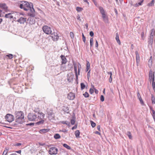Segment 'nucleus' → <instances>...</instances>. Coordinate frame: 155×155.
Returning a JSON list of instances; mask_svg holds the SVG:
<instances>
[{
    "instance_id": "a19ab883",
    "label": "nucleus",
    "mask_w": 155,
    "mask_h": 155,
    "mask_svg": "<svg viewBox=\"0 0 155 155\" xmlns=\"http://www.w3.org/2000/svg\"><path fill=\"white\" fill-rule=\"evenodd\" d=\"M40 117L41 118H43L44 117L45 114L42 113H40Z\"/></svg>"
},
{
    "instance_id": "c9c22d12",
    "label": "nucleus",
    "mask_w": 155,
    "mask_h": 155,
    "mask_svg": "<svg viewBox=\"0 0 155 155\" xmlns=\"http://www.w3.org/2000/svg\"><path fill=\"white\" fill-rule=\"evenodd\" d=\"M91 123L92 127H94L96 125V124L92 121H91Z\"/></svg>"
},
{
    "instance_id": "09e8293b",
    "label": "nucleus",
    "mask_w": 155,
    "mask_h": 155,
    "mask_svg": "<svg viewBox=\"0 0 155 155\" xmlns=\"http://www.w3.org/2000/svg\"><path fill=\"white\" fill-rule=\"evenodd\" d=\"M112 81V76H110L109 79V81L110 83H111Z\"/></svg>"
},
{
    "instance_id": "cd10ccee",
    "label": "nucleus",
    "mask_w": 155,
    "mask_h": 155,
    "mask_svg": "<svg viewBox=\"0 0 155 155\" xmlns=\"http://www.w3.org/2000/svg\"><path fill=\"white\" fill-rule=\"evenodd\" d=\"M154 4V0H152L151 2L149 3H148L147 5L148 6H153Z\"/></svg>"
},
{
    "instance_id": "412c9836",
    "label": "nucleus",
    "mask_w": 155,
    "mask_h": 155,
    "mask_svg": "<svg viewBox=\"0 0 155 155\" xmlns=\"http://www.w3.org/2000/svg\"><path fill=\"white\" fill-rule=\"evenodd\" d=\"M74 70L75 71V75L76 77L77 78H78V72L77 70V68L76 64L75 63H74Z\"/></svg>"
},
{
    "instance_id": "f704fd0d",
    "label": "nucleus",
    "mask_w": 155,
    "mask_h": 155,
    "mask_svg": "<svg viewBox=\"0 0 155 155\" xmlns=\"http://www.w3.org/2000/svg\"><path fill=\"white\" fill-rule=\"evenodd\" d=\"M152 87L153 88L154 92H155V82L153 81L152 84Z\"/></svg>"
},
{
    "instance_id": "ddd939ff",
    "label": "nucleus",
    "mask_w": 155,
    "mask_h": 155,
    "mask_svg": "<svg viewBox=\"0 0 155 155\" xmlns=\"http://www.w3.org/2000/svg\"><path fill=\"white\" fill-rule=\"evenodd\" d=\"M67 97L69 100H73L75 98V94L73 93L70 92L68 94Z\"/></svg>"
},
{
    "instance_id": "39448f33",
    "label": "nucleus",
    "mask_w": 155,
    "mask_h": 155,
    "mask_svg": "<svg viewBox=\"0 0 155 155\" xmlns=\"http://www.w3.org/2000/svg\"><path fill=\"white\" fill-rule=\"evenodd\" d=\"M33 7V6L32 4L30 6V8L29 9V10H30V12H28V15L30 16L34 17L35 15V11Z\"/></svg>"
},
{
    "instance_id": "a878e982",
    "label": "nucleus",
    "mask_w": 155,
    "mask_h": 155,
    "mask_svg": "<svg viewBox=\"0 0 155 155\" xmlns=\"http://www.w3.org/2000/svg\"><path fill=\"white\" fill-rule=\"evenodd\" d=\"M9 150V148L8 149L6 148L3 153L2 155H6Z\"/></svg>"
},
{
    "instance_id": "0eeeda50",
    "label": "nucleus",
    "mask_w": 155,
    "mask_h": 155,
    "mask_svg": "<svg viewBox=\"0 0 155 155\" xmlns=\"http://www.w3.org/2000/svg\"><path fill=\"white\" fill-rule=\"evenodd\" d=\"M99 9L100 12L101 13L102 15V17L104 21H105L106 20H107V17L105 12V11L104 9L102 7L100 6L99 8Z\"/></svg>"
},
{
    "instance_id": "052dcab7",
    "label": "nucleus",
    "mask_w": 155,
    "mask_h": 155,
    "mask_svg": "<svg viewBox=\"0 0 155 155\" xmlns=\"http://www.w3.org/2000/svg\"><path fill=\"white\" fill-rule=\"evenodd\" d=\"M93 1L94 2V4L95 5L97 6V2H96V1L95 0H94Z\"/></svg>"
},
{
    "instance_id": "c756f323",
    "label": "nucleus",
    "mask_w": 155,
    "mask_h": 155,
    "mask_svg": "<svg viewBox=\"0 0 155 155\" xmlns=\"http://www.w3.org/2000/svg\"><path fill=\"white\" fill-rule=\"evenodd\" d=\"M143 2V0H141L140 2H138V3H137L135 5L136 7H137L139 5H141Z\"/></svg>"
},
{
    "instance_id": "603ef678",
    "label": "nucleus",
    "mask_w": 155,
    "mask_h": 155,
    "mask_svg": "<svg viewBox=\"0 0 155 155\" xmlns=\"http://www.w3.org/2000/svg\"><path fill=\"white\" fill-rule=\"evenodd\" d=\"M95 46L96 47H97L98 46V42L97 40H96V43L95 44Z\"/></svg>"
},
{
    "instance_id": "774afa93",
    "label": "nucleus",
    "mask_w": 155,
    "mask_h": 155,
    "mask_svg": "<svg viewBox=\"0 0 155 155\" xmlns=\"http://www.w3.org/2000/svg\"><path fill=\"white\" fill-rule=\"evenodd\" d=\"M90 67H87V68H86V69H87V71H88L90 69Z\"/></svg>"
},
{
    "instance_id": "f257e3e1",
    "label": "nucleus",
    "mask_w": 155,
    "mask_h": 155,
    "mask_svg": "<svg viewBox=\"0 0 155 155\" xmlns=\"http://www.w3.org/2000/svg\"><path fill=\"white\" fill-rule=\"evenodd\" d=\"M15 115L16 118L15 121L19 124L22 123L24 117V113L21 111H16Z\"/></svg>"
},
{
    "instance_id": "ea45409f",
    "label": "nucleus",
    "mask_w": 155,
    "mask_h": 155,
    "mask_svg": "<svg viewBox=\"0 0 155 155\" xmlns=\"http://www.w3.org/2000/svg\"><path fill=\"white\" fill-rule=\"evenodd\" d=\"M93 39H90V45L91 47L93 46Z\"/></svg>"
},
{
    "instance_id": "72a5a7b5",
    "label": "nucleus",
    "mask_w": 155,
    "mask_h": 155,
    "mask_svg": "<svg viewBox=\"0 0 155 155\" xmlns=\"http://www.w3.org/2000/svg\"><path fill=\"white\" fill-rule=\"evenodd\" d=\"M44 122V121L43 120H41L39 121H38L37 122L36 124L38 125H40L42 124Z\"/></svg>"
},
{
    "instance_id": "13d9d810",
    "label": "nucleus",
    "mask_w": 155,
    "mask_h": 155,
    "mask_svg": "<svg viewBox=\"0 0 155 155\" xmlns=\"http://www.w3.org/2000/svg\"><path fill=\"white\" fill-rule=\"evenodd\" d=\"M97 130H98L99 131H101L100 130V125H98L97 127Z\"/></svg>"
},
{
    "instance_id": "1a4fd4ad",
    "label": "nucleus",
    "mask_w": 155,
    "mask_h": 155,
    "mask_svg": "<svg viewBox=\"0 0 155 155\" xmlns=\"http://www.w3.org/2000/svg\"><path fill=\"white\" fill-rule=\"evenodd\" d=\"M155 78L154 76V72L151 70H150L149 72V81L151 82V81H154Z\"/></svg>"
},
{
    "instance_id": "69168bd1",
    "label": "nucleus",
    "mask_w": 155,
    "mask_h": 155,
    "mask_svg": "<svg viewBox=\"0 0 155 155\" xmlns=\"http://www.w3.org/2000/svg\"><path fill=\"white\" fill-rule=\"evenodd\" d=\"M27 125H34V123H30V124H27Z\"/></svg>"
},
{
    "instance_id": "7c9ffc66",
    "label": "nucleus",
    "mask_w": 155,
    "mask_h": 155,
    "mask_svg": "<svg viewBox=\"0 0 155 155\" xmlns=\"http://www.w3.org/2000/svg\"><path fill=\"white\" fill-rule=\"evenodd\" d=\"M91 87H92L93 88H94L95 93L96 94H97L98 92V91L94 88V86L93 85H91Z\"/></svg>"
},
{
    "instance_id": "423d86ee",
    "label": "nucleus",
    "mask_w": 155,
    "mask_h": 155,
    "mask_svg": "<svg viewBox=\"0 0 155 155\" xmlns=\"http://www.w3.org/2000/svg\"><path fill=\"white\" fill-rule=\"evenodd\" d=\"M5 118L7 121L9 122H11L14 120V116L11 114H7Z\"/></svg>"
},
{
    "instance_id": "37998d69",
    "label": "nucleus",
    "mask_w": 155,
    "mask_h": 155,
    "mask_svg": "<svg viewBox=\"0 0 155 155\" xmlns=\"http://www.w3.org/2000/svg\"><path fill=\"white\" fill-rule=\"evenodd\" d=\"M70 36H71V38H74V34L73 32H71L70 33Z\"/></svg>"
},
{
    "instance_id": "6ab92c4d",
    "label": "nucleus",
    "mask_w": 155,
    "mask_h": 155,
    "mask_svg": "<svg viewBox=\"0 0 155 155\" xmlns=\"http://www.w3.org/2000/svg\"><path fill=\"white\" fill-rule=\"evenodd\" d=\"M63 110L67 113H68L69 112V108L67 106H63Z\"/></svg>"
},
{
    "instance_id": "bb28decb",
    "label": "nucleus",
    "mask_w": 155,
    "mask_h": 155,
    "mask_svg": "<svg viewBox=\"0 0 155 155\" xmlns=\"http://www.w3.org/2000/svg\"><path fill=\"white\" fill-rule=\"evenodd\" d=\"M54 137L55 139H58L61 137V136L59 134H56L54 135Z\"/></svg>"
},
{
    "instance_id": "338daca9",
    "label": "nucleus",
    "mask_w": 155,
    "mask_h": 155,
    "mask_svg": "<svg viewBox=\"0 0 155 155\" xmlns=\"http://www.w3.org/2000/svg\"><path fill=\"white\" fill-rule=\"evenodd\" d=\"M61 131L63 132H67V131L65 129H64L62 130Z\"/></svg>"
},
{
    "instance_id": "7ed1b4c3",
    "label": "nucleus",
    "mask_w": 155,
    "mask_h": 155,
    "mask_svg": "<svg viewBox=\"0 0 155 155\" xmlns=\"http://www.w3.org/2000/svg\"><path fill=\"white\" fill-rule=\"evenodd\" d=\"M42 30L47 35H49L52 32L51 28L47 25H44L42 27Z\"/></svg>"
},
{
    "instance_id": "680f3d73",
    "label": "nucleus",
    "mask_w": 155,
    "mask_h": 155,
    "mask_svg": "<svg viewBox=\"0 0 155 155\" xmlns=\"http://www.w3.org/2000/svg\"><path fill=\"white\" fill-rule=\"evenodd\" d=\"M95 134H98V135H101V133L100 132H98V131H96L95 132Z\"/></svg>"
},
{
    "instance_id": "473e14b6",
    "label": "nucleus",
    "mask_w": 155,
    "mask_h": 155,
    "mask_svg": "<svg viewBox=\"0 0 155 155\" xmlns=\"http://www.w3.org/2000/svg\"><path fill=\"white\" fill-rule=\"evenodd\" d=\"M76 10L78 12H81V11H82L83 10V9L82 8H81V7H76Z\"/></svg>"
},
{
    "instance_id": "a18cd8bd",
    "label": "nucleus",
    "mask_w": 155,
    "mask_h": 155,
    "mask_svg": "<svg viewBox=\"0 0 155 155\" xmlns=\"http://www.w3.org/2000/svg\"><path fill=\"white\" fill-rule=\"evenodd\" d=\"M152 103L153 104H155V99L153 97V96L152 97Z\"/></svg>"
},
{
    "instance_id": "6e6552de",
    "label": "nucleus",
    "mask_w": 155,
    "mask_h": 155,
    "mask_svg": "<svg viewBox=\"0 0 155 155\" xmlns=\"http://www.w3.org/2000/svg\"><path fill=\"white\" fill-rule=\"evenodd\" d=\"M58 151V149L55 147H51L49 151V153L50 155H55L57 153Z\"/></svg>"
},
{
    "instance_id": "20e7f679",
    "label": "nucleus",
    "mask_w": 155,
    "mask_h": 155,
    "mask_svg": "<svg viewBox=\"0 0 155 155\" xmlns=\"http://www.w3.org/2000/svg\"><path fill=\"white\" fill-rule=\"evenodd\" d=\"M37 115L35 114L30 113L28 116V118L29 120L31 121H34L37 118Z\"/></svg>"
},
{
    "instance_id": "f3484780",
    "label": "nucleus",
    "mask_w": 155,
    "mask_h": 155,
    "mask_svg": "<svg viewBox=\"0 0 155 155\" xmlns=\"http://www.w3.org/2000/svg\"><path fill=\"white\" fill-rule=\"evenodd\" d=\"M76 120V117L75 115L74 114L72 116V118L71 120V123L72 125H74L75 124Z\"/></svg>"
},
{
    "instance_id": "8fccbe9b",
    "label": "nucleus",
    "mask_w": 155,
    "mask_h": 155,
    "mask_svg": "<svg viewBox=\"0 0 155 155\" xmlns=\"http://www.w3.org/2000/svg\"><path fill=\"white\" fill-rule=\"evenodd\" d=\"M90 35L92 37L94 35V33L92 31H91L90 32Z\"/></svg>"
},
{
    "instance_id": "5701e85b",
    "label": "nucleus",
    "mask_w": 155,
    "mask_h": 155,
    "mask_svg": "<svg viewBox=\"0 0 155 155\" xmlns=\"http://www.w3.org/2000/svg\"><path fill=\"white\" fill-rule=\"evenodd\" d=\"M80 132L79 130H77L75 131V135L76 137L77 138H79L80 137Z\"/></svg>"
},
{
    "instance_id": "c03bdc74",
    "label": "nucleus",
    "mask_w": 155,
    "mask_h": 155,
    "mask_svg": "<svg viewBox=\"0 0 155 155\" xmlns=\"http://www.w3.org/2000/svg\"><path fill=\"white\" fill-rule=\"evenodd\" d=\"M153 39H149V41L148 42L149 43L150 45H152L153 41Z\"/></svg>"
},
{
    "instance_id": "49530a36",
    "label": "nucleus",
    "mask_w": 155,
    "mask_h": 155,
    "mask_svg": "<svg viewBox=\"0 0 155 155\" xmlns=\"http://www.w3.org/2000/svg\"><path fill=\"white\" fill-rule=\"evenodd\" d=\"M140 101V103L142 104H144V103H143V100H142V98H140L139 99Z\"/></svg>"
},
{
    "instance_id": "e2e57ef3",
    "label": "nucleus",
    "mask_w": 155,
    "mask_h": 155,
    "mask_svg": "<svg viewBox=\"0 0 155 155\" xmlns=\"http://www.w3.org/2000/svg\"><path fill=\"white\" fill-rule=\"evenodd\" d=\"M119 37L117 33L116 35V37L115 39H119Z\"/></svg>"
},
{
    "instance_id": "de8ad7c7",
    "label": "nucleus",
    "mask_w": 155,
    "mask_h": 155,
    "mask_svg": "<svg viewBox=\"0 0 155 155\" xmlns=\"http://www.w3.org/2000/svg\"><path fill=\"white\" fill-rule=\"evenodd\" d=\"M77 125L76 124L72 128V130H73L74 129H76L77 128Z\"/></svg>"
},
{
    "instance_id": "58836bf2",
    "label": "nucleus",
    "mask_w": 155,
    "mask_h": 155,
    "mask_svg": "<svg viewBox=\"0 0 155 155\" xmlns=\"http://www.w3.org/2000/svg\"><path fill=\"white\" fill-rule=\"evenodd\" d=\"M94 92V88H93L91 87V88L89 90V92L90 94H92Z\"/></svg>"
},
{
    "instance_id": "4468645a",
    "label": "nucleus",
    "mask_w": 155,
    "mask_h": 155,
    "mask_svg": "<svg viewBox=\"0 0 155 155\" xmlns=\"http://www.w3.org/2000/svg\"><path fill=\"white\" fill-rule=\"evenodd\" d=\"M135 54L136 55V60L137 62V66H138V64L140 61V57L137 51H135Z\"/></svg>"
},
{
    "instance_id": "a211bd4d",
    "label": "nucleus",
    "mask_w": 155,
    "mask_h": 155,
    "mask_svg": "<svg viewBox=\"0 0 155 155\" xmlns=\"http://www.w3.org/2000/svg\"><path fill=\"white\" fill-rule=\"evenodd\" d=\"M49 130L50 129H43L40 130V133L41 134H44L49 131Z\"/></svg>"
},
{
    "instance_id": "6e6d98bb",
    "label": "nucleus",
    "mask_w": 155,
    "mask_h": 155,
    "mask_svg": "<svg viewBox=\"0 0 155 155\" xmlns=\"http://www.w3.org/2000/svg\"><path fill=\"white\" fill-rule=\"evenodd\" d=\"M21 143H17L15 145V146H21Z\"/></svg>"
},
{
    "instance_id": "0e129e2a",
    "label": "nucleus",
    "mask_w": 155,
    "mask_h": 155,
    "mask_svg": "<svg viewBox=\"0 0 155 155\" xmlns=\"http://www.w3.org/2000/svg\"><path fill=\"white\" fill-rule=\"evenodd\" d=\"M15 152L17 153H18L20 154L21 153V150H18V151H15Z\"/></svg>"
},
{
    "instance_id": "f8f14e48",
    "label": "nucleus",
    "mask_w": 155,
    "mask_h": 155,
    "mask_svg": "<svg viewBox=\"0 0 155 155\" xmlns=\"http://www.w3.org/2000/svg\"><path fill=\"white\" fill-rule=\"evenodd\" d=\"M26 18L24 17H20L19 19L16 21L19 23L20 24H24L26 22Z\"/></svg>"
},
{
    "instance_id": "f03ea898",
    "label": "nucleus",
    "mask_w": 155,
    "mask_h": 155,
    "mask_svg": "<svg viewBox=\"0 0 155 155\" xmlns=\"http://www.w3.org/2000/svg\"><path fill=\"white\" fill-rule=\"evenodd\" d=\"M19 7L21 9H23L25 11H27L30 8V6L32 3H29L27 2L22 1L21 2Z\"/></svg>"
},
{
    "instance_id": "393cba45",
    "label": "nucleus",
    "mask_w": 155,
    "mask_h": 155,
    "mask_svg": "<svg viewBox=\"0 0 155 155\" xmlns=\"http://www.w3.org/2000/svg\"><path fill=\"white\" fill-rule=\"evenodd\" d=\"M63 145L64 147L66 148L68 150H70L71 149V147L66 143H64L63 144Z\"/></svg>"
},
{
    "instance_id": "dca6fc26",
    "label": "nucleus",
    "mask_w": 155,
    "mask_h": 155,
    "mask_svg": "<svg viewBox=\"0 0 155 155\" xmlns=\"http://www.w3.org/2000/svg\"><path fill=\"white\" fill-rule=\"evenodd\" d=\"M0 7L2 9H4L5 11H8V7L6 4L4 3L0 4Z\"/></svg>"
},
{
    "instance_id": "bf43d9fd",
    "label": "nucleus",
    "mask_w": 155,
    "mask_h": 155,
    "mask_svg": "<svg viewBox=\"0 0 155 155\" xmlns=\"http://www.w3.org/2000/svg\"><path fill=\"white\" fill-rule=\"evenodd\" d=\"M77 19H78V20H79L80 21L81 20L80 17L79 15H78V16H77Z\"/></svg>"
},
{
    "instance_id": "aec40b11",
    "label": "nucleus",
    "mask_w": 155,
    "mask_h": 155,
    "mask_svg": "<svg viewBox=\"0 0 155 155\" xmlns=\"http://www.w3.org/2000/svg\"><path fill=\"white\" fill-rule=\"evenodd\" d=\"M152 64V57H150V59L148 61V64L149 67H151Z\"/></svg>"
},
{
    "instance_id": "9d476101",
    "label": "nucleus",
    "mask_w": 155,
    "mask_h": 155,
    "mask_svg": "<svg viewBox=\"0 0 155 155\" xmlns=\"http://www.w3.org/2000/svg\"><path fill=\"white\" fill-rule=\"evenodd\" d=\"M48 118L50 120L53 119L54 118V114L53 110H51L48 112Z\"/></svg>"
},
{
    "instance_id": "c85d7f7f",
    "label": "nucleus",
    "mask_w": 155,
    "mask_h": 155,
    "mask_svg": "<svg viewBox=\"0 0 155 155\" xmlns=\"http://www.w3.org/2000/svg\"><path fill=\"white\" fill-rule=\"evenodd\" d=\"M127 135L128 136L130 139L132 138V136L130 131H127Z\"/></svg>"
},
{
    "instance_id": "4d7b16f0",
    "label": "nucleus",
    "mask_w": 155,
    "mask_h": 155,
    "mask_svg": "<svg viewBox=\"0 0 155 155\" xmlns=\"http://www.w3.org/2000/svg\"><path fill=\"white\" fill-rule=\"evenodd\" d=\"M87 67H90V64L89 62L88 61L87 62Z\"/></svg>"
},
{
    "instance_id": "5fc2aeb1",
    "label": "nucleus",
    "mask_w": 155,
    "mask_h": 155,
    "mask_svg": "<svg viewBox=\"0 0 155 155\" xmlns=\"http://www.w3.org/2000/svg\"><path fill=\"white\" fill-rule=\"evenodd\" d=\"M137 97L139 99L140 98H141V97H140V94L138 92L137 93Z\"/></svg>"
},
{
    "instance_id": "4c0bfd02",
    "label": "nucleus",
    "mask_w": 155,
    "mask_h": 155,
    "mask_svg": "<svg viewBox=\"0 0 155 155\" xmlns=\"http://www.w3.org/2000/svg\"><path fill=\"white\" fill-rule=\"evenodd\" d=\"M6 56L8 57L10 59H11L13 58V55L12 54H9L6 55Z\"/></svg>"
},
{
    "instance_id": "79ce46f5",
    "label": "nucleus",
    "mask_w": 155,
    "mask_h": 155,
    "mask_svg": "<svg viewBox=\"0 0 155 155\" xmlns=\"http://www.w3.org/2000/svg\"><path fill=\"white\" fill-rule=\"evenodd\" d=\"M100 99H101V101L103 102V101H104V96L103 95H101V96Z\"/></svg>"
},
{
    "instance_id": "9b49d317",
    "label": "nucleus",
    "mask_w": 155,
    "mask_h": 155,
    "mask_svg": "<svg viewBox=\"0 0 155 155\" xmlns=\"http://www.w3.org/2000/svg\"><path fill=\"white\" fill-rule=\"evenodd\" d=\"M15 14V13L14 12L9 13L6 14L5 16V17L6 18L12 19L13 18V16Z\"/></svg>"
},
{
    "instance_id": "b1692460",
    "label": "nucleus",
    "mask_w": 155,
    "mask_h": 155,
    "mask_svg": "<svg viewBox=\"0 0 155 155\" xmlns=\"http://www.w3.org/2000/svg\"><path fill=\"white\" fill-rule=\"evenodd\" d=\"M60 122L62 124H66L68 126H69L70 124V122L67 121H61Z\"/></svg>"
},
{
    "instance_id": "e433bc0d",
    "label": "nucleus",
    "mask_w": 155,
    "mask_h": 155,
    "mask_svg": "<svg viewBox=\"0 0 155 155\" xmlns=\"http://www.w3.org/2000/svg\"><path fill=\"white\" fill-rule=\"evenodd\" d=\"M83 95L85 97H89V95L88 93L87 92H86Z\"/></svg>"
},
{
    "instance_id": "3c124183",
    "label": "nucleus",
    "mask_w": 155,
    "mask_h": 155,
    "mask_svg": "<svg viewBox=\"0 0 155 155\" xmlns=\"http://www.w3.org/2000/svg\"><path fill=\"white\" fill-rule=\"evenodd\" d=\"M117 42L119 45H120V39H116Z\"/></svg>"
},
{
    "instance_id": "2eb2a0df",
    "label": "nucleus",
    "mask_w": 155,
    "mask_h": 155,
    "mask_svg": "<svg viewBox=\"0 0 155 155\" xmlns=\"http://www.w3.org/2000/svg\"><path fill=\"white\" fill-rule=\"evenodd\" d=\"M60 57L62 60V61L61 62L62 64H66L67 62V60L65 56L63 55H61Z\"/></svg>"
},
{
    "instance_id": "2f4dec72",
    "label": "nucleus",
    "mask_w": 155,
    "mask_h": 155,
    "mask_svg": "<svg viewBox=\"0 0 155 155\" xmlns=\"http://www.w3.org/2000/svg\"><path fill=\"white\" fill-rule=\"evenodd\" d=\"M81 90H82L84 89L85 87V85L83 83H81Z\"/></svg>"
},
{
    "instance_id": "4be33fe9",
    "label": "nucleus",
    "mask_w": 155,
    "mask_h": 155,
    "mask_svg": "<svg viewBox=\"0 0 155 155\" xmlns=\"http://www.w3.org/2000/svg\"><path fill=\"white\" fill-rule=\"evenodd\" d=\"M51 35L52 38L54 39H58V35L56 33L54 32Z\"/></svg>"
},
{
    "instance_id": "864d4df0",
    "label": "nucleus",
    "mask_w": 155,
    "mask_h": 155,
    "mask_svg": "<svg viewBox=\"0 0 155 155\" xmlns=\"http://www.w3.org/2000/svg\"><path fill=\"white\" fill-rule=\"evenodd\" d=\"M107 74H110V76H112V72L111 71L110 72H107Z\"/></svg>"
}]
</instances>
